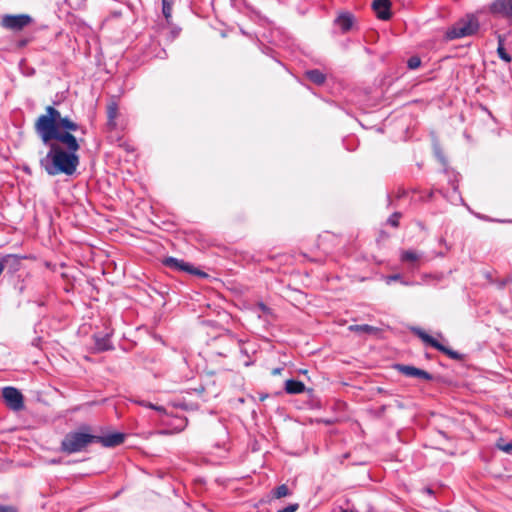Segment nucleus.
<instances>
[{"mask_svg": "<svg viewBox=\"0 0 512 512\" xmlns=\"http://www.w3.org/2000/svg\"><path fill=\"white\" fill-rule=\"evenodd\" d=\"M47 154L40 159V166L50 176L73 175L79 165V156L64 150L58 143H52Z\"/></svg>", "mask_w": 512, "mask_h": 512, "instance_id": "2", "label": "nucleus"}, {"mask_svg": "<svg viewBox=\"0 0 512 512\" xmlns=\"http://www.w3.org/2000/svg\"><path fill=\"white\" fill-rule=\"evenodd\" d=\"M23 259H26V256L6 254L0 258V262L3 264V269L6 268L9 273L13 274L20 270Z\"/></svg>", "mask_w": 512, "mask_h": 512, "instance_id": "10", "label": "nucleus"}, {"mask_svg": "<svg viewBox=\"0 0 512 512\" xmlns=\"http://www.w3.org/2000/svg\"><path fill=\"white\" fill-rule=\"evenodd\" d=\"M125 440V434L120 432L109 433L104 436H95V442L101 443L104 447H115Z\"/></svg>", "mask_w": 512, "mask_h": 512, "instance_id": "11", "label": "nucleus"}, {"mask_svg": "<svg viewBox=\"0 0 512 512\" xmlns=\"http://www.w3.org/2000/svg\"><path fill=\"white\" fill-rule=\"evenodd\" d=\"M349 331L355 332L359 335L368 334V335H376L380 330L377 327L361 324V325H350L348 327Z\"/></svg>", "mask_w": 512, "mask_h": 512, "instance_id": "20", "label": "nucleus"}, {"mask_svg": "<svg viewBox=\"0 0 512 512\" xmlns=\"http://www.w3.org/2000/svg\"><path fill=\"white\" fill-rule=\"evenodd\" d=\"M111 334L106 333L105 335H94V346L98 352L109 351L113 349L111 343Z\"/></svg>", "mask_w": 512, "mask_h": 512, "instance_id": "14", "label": "nucleus"}, {"mask_svg": "<svg viewBox=\"0 0 512 512\" xmlns=\"http://www.w3.org/2000/svg\"><path fill=\"white\" fill-rule=\"evenodd\" d=\"M433 193H434V191H433V190H431V191H430V193L428 194V199H431V198H432Z\"/></svg>", "mask_w": 512, "mask_h": 512, "instance_id": "38", "label": "nucleus"}, {"mask_svg": "<svg viewBox=\"0 0 512 512\" xmlns=\"http://www.w3.org/2000/svg\"><path fill=\"white\" fill-rule=\"evenodd\" d=\"M305 74L311 82L317 85H322L326 80L325 74L318 69L308 70Z\"/></svg>", "mask_w": 512, "mask_h": 512, "instance_id": "22", "label": "nucleus"}, {"mask_svg": "<svg viewBox=\"0 0 512 512\" xmlns=\"http://www.w3.org/2000/svg\"><path fill=\"white\" fill-rule=\"evenodd\" d=\"M272 497L280 499L292 495V491L286 484H281L271 491Z\"/></svg>", "mask_w": 512, "mask_h": 512, "instance_id": "27", "label": "nucleus"}, {"mask_svg": "<svg viewBox=\"0 0 512 512\" xmlns=\"http://www.w3.org/2000/svg\"><path fill=\"white\" fill-rule=\"evenodd\" d=\"M395 281H399L401 284L405 286L413 285V282L404 280L400 274H393L385 277V282L388 285Z\"/></svg>", "mask_w": 512, "mask_h": 512, "instance_id": "29", "label": "nucleus"}, {"mask_svg": "<svg viewBox=\"0 0 512 512\" xmlns=\"http://www.w3.org/2000/svg\"><path fill=\"white\" fill-rule=\"evenodd\" d=\"M135 402L138 405H140V406L153 409V410L157 411L160 414H165L166 413V409L163 406L155 405V404H152L151 402L144 401V400H138V401H135Z\"/></svg>", "mask_w": 512, "mask_h": 512, "instance_id": "28", "label": "nucleus"}, {"mask_svg": "<svg viewBox=\"0 0 512 512\" xmlns=\"http://www.w3.org/2000/svg\"><path fill=\"white\" fill-rule=\"evenodd\" d=\"M342 512H355L353 510H342Z\"/></svg>", "mask_w": 512, "mask_h": 512, "instance_id": "42", "label": "nucleus"}, {"mask_svg": "<svg viewBox=\"0 0 512 512\" xmlns=\"http://www.w3.org/2000/svg\"><path fill=\"white\" fill-rule=\"evenodd\" d=\"M163 264L166 267H168L172 270H175V271H183V272H187L192 275H199L201 277L207 276V274L205 272H202L199 269L194 268L191 264H189L183 260L177 259L175 257H166L163 260Z\"/></svg>", "mask_w": 512, "mask_h": 512, "instance_id": "8", "label": "nucleus"}, {"mask_svg": "<svg viewBox=\"0 0 512 512\" xmlns=\"http://www.w3.org/2000/svg\"><path fill=\"white\" fill-rule=\"evenodd\" d=\"M480 219H485V220H488L487 217H484V216H478Z\"/></svg>", "mask_w": 512, "mask_h": 512, "instance_id": "41", "label": "nucleus"}, {"mask_svg": "<svg viewBox=\"0 0 512 512\" xmlns=\"http://www.w3.org/2000/svg\"><path fill=\"white\" fill-rule=\"evenodd\" d=\"M444 174L447 176L448 182L452 186L454 194H456L455 196L449 197V200L453 202L457 198L462 202L463 200H462L461 196L458 194V182H459V176H460L459 173H457L456 179L453 177V175L451 173H444ZM437 191L439 193H441L444 197L448 198V196L442 190L439 189Z\"/></svg>", "mask_w": 512, "mask_h": 512, "instance_id": "19", "label": "nucleus"}, {"mask_svg": "<svg viewBox=\"0 0 512 512\" xmlns=\"http://www.w3.org/2000/svg\"><path fill=\"white\" fill-rule=\"evenodd\" d=\"M372 8L380 20H389L391 18V3L389 0H374Z\"/></svg>", "mask_w": 512, "mask_h": 512, "instance_id": "12", "label": "nucleus"}, {"mask_svg": "<svg viewBox=\"0 0 512 512\" xmlns=\"http://www.w3.org/2000/svg\"><path fill=\"white\" fill-rule=\"evenodd\" d=\"M176 421V424H175V427H174V430L171 431V430H168V429H163L161 431H159V434L161 435H170L172 433H179L181 431H183L186 426H187V419L186 418H181V417H178L175 419Z\"/></svg>", "mask_w": 512, "mask_h": 512, "instance_id": "24", "label": "nucleus"}, {"mask_svg": "<svg viewBox=\"0 0 512 512\" xmlns=\"http://www.w3.org/2000/svg\"><path fill=\"white\" fill-rule=\"evenodd\" d=\"M283 370H284V368H283V367H277V368H274V369L272 370V375H279V374H281V373H282V371H283Z\"/></svg>", "mask_w": 512, "mask_h": 512, "instance_id": "37", "label": "nucleus"}, {"mask_svg": "<svg viewBox=\"0 0 512 512\" xmlns=\"http://www.w3.org/2000/svg\"><path fill=\"white\" fill-rule=\"evenodd\" d=\"M119 114L118 104L115 101L110 102L107 105V126L110 130H114L117 127L116 118Z\"/></svg>", "mask_w": 512, "mask_h": 512, "instance_id": "17", "label": "nucleus"}, {"mask_svg": "<svg viewBox=\"0 0 512 512\" xmlns=\"http://www.w3.org/2000/svg\"><path fill=\"white\" fill-rule=\"evenodd\" d=\"M421 65V59L417 56H412L407 61V66L409 69H417Z\"/></svg>", "mask_w": 512, "mask_h": 512, "instance_id": "31", "label": "nucleus"}, {"mask_svg": "<svg viewBox=\"0 0 512 512\" xmlns=\"http://www.w3.org/2000/svg\"><path fill=\"white\" fill-rule=\"evenodd\" d=\"M497 40H498L497 54H498L499 58L501 60L505 61L506 63L511 62V56L506 52V50L504 48L505 37L503 35L499 34L497 36Z\"/></svg>", "mask_w": 512, "mask_h": 512, "instance_id": "23", "label": "nucleus"}, {"mask_svg": "<svg viewBox=\"0 0 512 512\" xmlns=\"http://www.w3.org/2000/svg\"><path fill=\"white\" fill-rule=\"evenodd\" d=\"M66 3H68L71 7H78L80 6L85 0H65Z\"/></svg>", "mask_w": 512, "mask_h": 512, "instance_id": "36", "label": "nucleus"}, {"mask_svg": "<svg viewBox=\"0 0 512 512\" xmlns=\"http://www.w3.org/2000/svg\"><path fill=\"white\" fill-rule=\"evenodd\" d=\"M435 155H436L437 159L439 160V162L441 163V165L443 166V173H451L453 175V177L456 179L457 172L448 166L447 159L445 158V156L442 153V151L440 150V148L435 149Z\"/></svg>", "mask_w": 512, "mask_h": 512, "instance_id": "25", "label": "nucleus"}, {"mask_svg": "<svg viewBox=\"0 0 512 512\" xmlns=\"http://www.w3.org/2000/svg\"><path fill=\"white\" fill-rule=\"evenodd\" d=\"M401 217V213L395 212L388 218V224H390L393 227H398L399 225V219Z\"/></svg>", "mask_w": 512, "mask_h": 512, "instance_id": "32", "label": "nucleus"}, {"mask_svg": "<svg viewBox=\"0 0 512 512\" xmlns=\"http://www.w3.org/2000/svg\"><path fill=\"white\" fill-rule=\"evenodd\" d=\"M256 308L258 310H260L265 315H272V310L266 304H264L263 302H259L256 305Z\"/></svg>", "mask_w": 512, "mask_h": 512, "instance_id": "33", "label": "nucleus"}, {"mask_svg": "<svg viewBox=\"0 0 512 512\" xmlns=\"http://www.w3.org/2000/svg\"><path fill=\"white\" fill-rule=\"evenodd\" d=\"M45 110L46 113L40 115L35 123V131L42 142L50 145L57 141L66 147V151L76 154L80 145L71 132L78 131L80 126L68 116L62 117L53 106H47Z\"/></svg>", "mask_w": 512, "mask_h": 512, "instance_id": "1", "label": "nucleus"}, {"mask_svg": "<svg viewBox=\"0 0 512 512\" xmlns=\"http://www.w3.org/2000/svg\"><path fill=\"white\" fill-rule=\"evenodd\" d=\"M173 5L174 0H162V14L165 17L166 24L171 23Z\"/></svg>", "mask_w": 512, "mask_h": 512, "instance_id": "26", "label": "nucleus"}, {"mask_svg": "<svg viewBox=\"0 0 512 512\" xmlns=\"http://www.w3.org/2000/svg\"><path fill=\"white\" fill-rule=\"evenodd\" d=\"M285 391L288 394H300L305 390V384L300 380L289 379L285 382Z\"/></svg>", "mask_w": 512, "mask_h": 512, "instance_id": "18", "label": "nucleus"}, {"mask_svg": "<svg viewBox=\"0 0 512 512\" xmlns=\"http://www.w3.org/2000/svg\"><path fill=\"white\" fill-rule=\"evenodd\" d=\"M95 442V435L72 431L67 433L61 441L60 450L67 454L83 451L89 444Z\"/></svg>", "mask_w": 512, "mask_h": 512, "instance_id": "3", "label": "nucleus"}, {"mask_svg": "<svg viewBox=\"0 0 512 512\" xmlns=\"http://www.w3.org/2000/svg\"><path fill=\"white\" fill-rule=\"evenodd\" d=\"M411 331L414 335L419 337L425 344L430 345L431 347L437 349L438 351L446 354L449 358L453 360H461L462 355L454 351L444 345H442L438 340L430 336L428 333H426L423 329L419 327H412Z\"/></svg>", "mask_w": 512, "mask_h": 512, "instance_id": "5", "label": "nucleus"}, {"mask_svg": "<svg viewBox=\"0 0 512 512\" xmlns=\"http://www.w3.org/2000/svg\"><path fill=\"white\" fill-rule=\"evenodd\" d=\"M0 512H18L17 508L12 505L0 504Z\"/></svg>", "mask_w": 512, "mask_h": 512, "instance_id": "35", "label": "nucleus"}, {"mask_svg": "<svg viewBox=\"0 0 512 512\" xmlns=\"http://www.w3.org/2000/svg\"><path fill=\"white\" fill-rule=\"evenodd\" d=\"M496 447L505 453H512V441L507 442L503 438H499Z\"/></svg>", "mask_w": 512, "mask_h": 512, "instance_id": "30", "label": "nucleus"}, {"mask_svg": "<svg viewBox=\"0 0 512 512\" xmlns=\"http://www.w3.org/2000/svg\"><path fill=\"white\" fill-rule=\"evenodd\" d=\"M354 20V16L350 12H342L336 18L335 23L341 28L343 33H346L353 27Z\"/></svg>", "mask_w": 512, "mask_h": 512, "instance_id": "15", "label": "nucleus"}, {"mask_svg": "<svg viewBox=\"0 0 512 512\" xmlns=\"http://www.w3.org/2000/svg\"><path fill=\"white\" fill-rule=\"evenodd\" d=\"M399 368V371L407 376V377H416V378H421V379H424L426 381H431L433 379V376L428 373L427 371L425 370H422V369H419V368H416L414 366H410V365H399L398 366Z\"/></svg>", "mask_w": 512, "mask_h": 512, "instance_id": "13", "label": "nucleus"}, {"mask_svg": "<svg viewBox=\"0 0 512 512\" xmlns=\"http://www.w3.org/2000/svg\"><path fill=\"white\" fill-rule=\"evenodd\" d=\"M479 28L478 18L474 15H466L447 29L445 37L447 40H455L472 36L478 32Z\"/></svg>", "mask_w": 512, "mask_h": 512, "instance_id": "4", "label": "nucleus"}, {"mask_svg": "<svg viewBox=\"0 0 512 512\" xmlns=\"http://www.w3.org/2000/svg\"><path fill=\"white\" fill-rule=\"evenodd\" d=\"M241 353H243V354H245V355H247V354H248V353H247V351H246V349H244V348H241Z\"/></svg>", "mask_w": 512, "mask_h": 512, "instance_id": "40", "label": "nucleus"}, {"mask_svg": "<svg viewBox=\"0 0 512 512\" xmlns=\"http://www.w3.org/2000/svg\"><path fill=\"white\" fill-rule=\"evenodd\" d=\"M490 11L512 22V0H494L490 5Z\"/></svg>", "mask_w": 512, "mask_h": 512, "instance_id": "9", "label": "nucleus"}, {"mask_svg": "<svg viewBox=\"0 0 512 512\" xmlns=\"http://www.w3.org/2000/svg\"><path fill=\"white\" fill-rule=\"evenodd\" d=\"M299 509L298 503H291L277 512H296Z\"/></svg>", "mask_w": 512, "mask_h": 512, "instance_id": "34", "label": "nucleus"}, {"mask_svg": "<svg viewBox=\"0 0 512 512\" xmlns=\"http://www.w3.org/2000/svg\"><path fill=\"white\" fill-rule=\"evenodd\" d=\"M2 396L6 405L13 411H20L24 408L22 393L15 387L6 386L2 389Z\"/></svg>", "mask_w": 512, "mask_h": 512, "instance_id": "7", "label": "nucleus"}, {"mask_svg": "<svg viewBox=\"0 0 512 512\" xmlns=\"http://www.w3.org/2000/svg\"><path fill=\"white\" fill-rule=\"evenodd\" d=\"M3 270H4L3 269V264H2V262H0V275L2 274Z\"/></svg>", "mask_w": 512, "mask_h": 512, "instance_id": "39", "label": "nucleus"}, {"mask_svg": "<svg viewBox=\"0 0 512 512\" xmlns=\"http://www.w3.org/2000/svg\"><path fill=\"white\" fill-rule=\"evenodd\" d=\"M33 19L28 14H5L1 17L0 26L4 29L18 32L30 25Z\"/></svg>", "mask_w": 512, "mask_h": 512, "instance_id": "6", "label": "nucleus"}, {"mask_svg": "<svg viewBox=\"0 0 512 512\" xmlns=\"http://www.w3.org/2000/svg\"><path fill=\"white\" fill-rule=\"evenodd\" d=\"M166 25V27H162L160 34L166 41L171 42L179 36L181 29L177 26H171V23Z\"/></svg>", "mask_w": 512, "mask_h": 512, "instance_id": "21", "label": "nucleus"}, {"mask_svg": "<svg viewBox=\"0 0 512 512\" xmlns=\"http://www.w3.org/2000/svg\"><path fill=\"white\" fill-rule=\"evenodd\" d=\"M422 258V253H418L414 250L403 251L400 255L401 262L409 263L411 268H418L419 261Z\"/></svg>", "mask_w": 512, "mask_h": 512, "instance_id": "16", "label": "nucleus"}]
</instances>
